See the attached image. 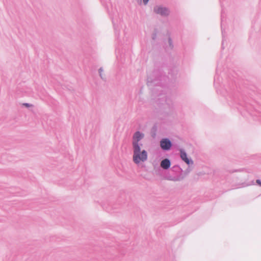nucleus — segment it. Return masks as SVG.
Wrapping results in <instances>:
<instances>
[{
    "instance_id": "7",
    "label": "nucleus",
    "mask_w": 261,
    "mask_h": 261,
    "mask_svg": "<svg viewBox=\"0 0 261 261\" xmlns=\"http://www.w3.org/2000/svg\"><path fill=\"white\" fill-rule=\"evenodd\" d=\"M256 183L261 186V181L260 180H259V179L256 180Z\"/></svg>"
},
{
    "instance_id": "9",
    "label": "nucleus",
    "mask_w": 261,
    "mask_h": 261,
    "mask_svg": "<svg viewBox=\"0 0 261 261\" xmlns=\"http://www.w3.org/2000/svg\"><path fill=\"white\" fill-rule=\"evenodd\" d=\"M102 71V69L101 68H100L99 70V73H100V75L101 76V72Z\"/></svg>"
},
{
    "instance_id": "8",
    "label": "nucleus",
    "mask_w": 261,
    "mask_h": 261,
    "mask_svg": "<svg viewBox=\"0 0 261 261\" xmlns=\"http://www.w3.org/2000/svg\"><path fill=\"white\" fill-rule=\"evenodd\" d=\"M149 0H143V2L145 4H146Z\"/></svg>"
},
{
    "instance_id": "4",
    "label": "nucleus",
    "mask_w": 261,
    "mask_h": 261,
    "mask_svg": "<svg viewBox=\"0 0 261 261\" xmlns=\"http://www.w3.org/2000/svg\"><path fill=\"white\" fill-rule=\"evenodd\" d=\"M160 145L164 150H169L171 146V142L167 139H163L160 142Z\"/></svg>"
},
{
    "instance_id": "3",
    "label": "nucleus",
    "mask_w": 261,
    "mask_h": 261,
    "mask_svg": "<svg viewBox=\"0 0 261 261\" xmlns=\"http://www.w3.org/2000/svg\"><path fill=\"white\" fill-rule=\"evenodd\" d=\"M154 11L156 13L161 14V15L163 16H167L169 14V11L168 9L161 7L158 6L155 7Z\"/></svg>"
},
{
    "instance_id": "6",
    "label": "nucleus",
    "mask_w": 261,
    "mask_h": 261,
    "mask_svg": "<svg viewBox=\"0 0 261 261\" xmlns=\"http://www.w3.org/2000/svg\"><path fill=\"white\" fill-rule=\"evenodd\" d=\"M170 162L168 159H164L161 163V166L164 169H168L170 166Z\"/></svg>"
},
{
    "instance_id": "2",
    "label": "nucleus",
    "mask_w": 261,
    "mask_h": 261,
    "mask_svg": "<svg viewBox=\"0 0 261 261\" xmlns=\"http://www.w3.org/2000/svg\"><path fill=\"white\" fill-rule=\"evenodd\" d=\"M144 137L143 134L139 132H136L133 137V148H136L140 147L141 144H139V142L143 139Z\"/></svg>"
},
{
    "instance_id": "10",
    "label": "nucleus",
    "mask_w": 261,
    "mask_h": 261,
    "mask_svg": "<svg viewBox=\"0 0 261 261\" xmlns=\"http://www.w3.org/2000/svg\"><path fill=\"white\" fill-rule=\"evenodd\" d=\"M24 105H25L26 107L29 106V104H28V103H25V104H24Z\"/></svg>"
},
{
    "instance_id": "5",
    "label": "nucleus",
    "mask_w": 261,
    "mask_h": 261,
    "mask_svg": "<svg viewBox=\"0 0 261 261\" xmlns=\"http://www.w3.org/2000/svg\"><path fill=\"white\" fill-rule=\"evenodd\" d=\"M180 158L185 163H186L188 165L193 163L192 161L190 160L188 158L186 153L184 150H180Z\"/></svg>"
},
{
    "instance_id": "1",
    "label": "nucleus",
    "mask_w": 261,
    "mask_h": 261,
    "mask_svg": "<svg viewBox=\"0 0 261 261\" xmlns=\"http://www.w3.org/2000/svg\"><path fill=\"white\" fill-rule=\"evenodd\" d=\"M133 161L136 164L144 162L147 159V153L145 150L141 151L140 147L133 148Z\"/></svg>"
}]
</instances>
